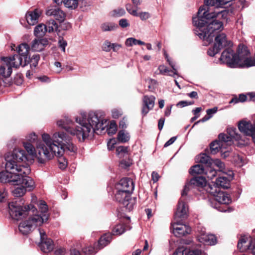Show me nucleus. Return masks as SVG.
Wrapping results in <instances>:
<instances>
[{
  "label": "nucleus",
  "mask_w": 255,
  "mask_h": 255,
  "mask_svg": "<svg viewBox=\"0 0 255 255\" xmlns=\"http://www.w3.org/2000/svg\"><path fill=\"white\" fill-rule=\"evenodd\" d=\"M221 10L217 8L214 11H210L209 7L207 9L200 7L197 12V16L193 17V23L196 27L194 33L201 39L210 43L213 41V37L218 30L223 28L222 21L217 20L216 18H222L228 20L229 16L232 13L230 9L224 8Z\"/></svg>",
  "instance_id": "obj_1"
},
{
  "label": "nucleus",
  "mask_w": 255,
  "mask_h": 255,
  "mask_svg": "<svg viewBox=\"0 0 255 255\" xmlns=\"http://www.w3.org/2000/svg\"><path fill=\"white\" fill-rule=\"evenodd\" d=\"M79 124L75 128L71 127L72 120L68 117L57 121V125L71 135H75L80 142H83L89 137L90 133H94L99 129L104 130L107 126V121L104 119L102 113L90 112L88 115L86 112H82L81 116L76 118Z\"/></svg>",
  "instance_id": "obj_2"
},
{
  "label": "nucleus",
  "mask_w": 255,
  "mask_h": 255,
  "mask_svg": "<svg viewBox=\"0 0 255 255\" xmlns=\"http://www.w3.org/2000/svg\"><path fill=\"white\" fill-rule=\"evenodd\" d=\"M0 182L17 185V186L12 190L13 195L17 197L23 196L27 190L30 191L35 187L34 182L32 178L27 175L21 173L11 174L1 171L0 172Z\"/></svg>",
  "instance_id": "obj_3"
},
{
  "label": "nucleus",
  "mask_w": 255,
  "mask_h": 255,
  "mask_svg": "<svg viewBox=\"0 0 255 255\" xmlns=\"http://www.w3.org/2000/svg\"><path fill=\"white\" fill-rule=\"evenodd\" d=\"M39 212L37 211L36 208L32 204L27 206L20 205L16 201H12L8 203L9 213L12 218L18 220L24 217L27 214H31L33 216H38L43 218L45 217L46 220L45 223L47 222L49 218L47 213L48 206L44 201H40L38 205Z\"/></svg>",
  "instance_id": "obj_4"
},
{
  "label": "nucleus",
  "mask_w": 255,
  "mask_h": 255,
  "mask_svg": "<svg viewBox=\"0 0 255 255\" xmlns=\"http://www.w3.org/2000/svg\"><path fill=\"white\" fill-rule=\"evenodd\" d=\"M5 160L6 163L4 173H21L25 175L29 173L30 169L28 167L17 164L18 162L27 160V155L24 150L19 148L14 149L11 153L8 152L5 155Z\"/></svg>",
  "instance_id": "obj_5"
},
{
  "label": "nucleus",
  "mask_w": 255,
  "mask_h": 255,
  "mask_svg": "<svg viewBox=\"0 0 255 255\" xmlns=\"http://www.w3.org/2000/svg\"><path fill=\"white\" fill-rule=\"evenodd\" d=\"M187 211L185 202L182 200H179L174 220L170 226L171 232L178 238L189 234L191 232V228L183 223V220L187 217Z\"/></svg>",
  "instance_id": "obj_6"
},
{
  "label": "nucleus",
  "mask_w": 255,
  "mask_h": 255,
  "mask_svg": "<svg viewBox=\"0 0 255 255\" xmlns=\"http://www.w3.org/2000/svg\"><path fill=\"white\" fill-rule=\"evenodd\" d=\"M56 133L53 135L52 139L48 134L43 133L42 135V141L37 143L36 152L38 154V159L39 163H44L46 159H52L56 153L59 155L61 154L59 151L58 143L54 141V136Z\"/></svg>",
  "instance_id": "obj_7"
},
{
  "label": "nucleus",
  "mask_w": 255,
  "mask_h": 255,
  "mask_svg": "<svg viewBox=\"0 0 255 255\" xmlns=\"http://www.w3.org/2000/svg\"><path fill=\"white\" fill-rule=\"evenodd\" d=\"M231 197L227 192L221 191L220 190L215 195V199H209L208 203L213 208L217 209L222 212H230L233 210L227 205L232 203Z\"/></svg>",
  "instance_id": "obj_8"
},
{
  "label": "nucleus",
  "mask_w": 255,
  "mask_h": 255,
  "mask_svg": "<svg viewBox=\"0 0 255 255\" xmlns=\"http://www.w3.org/2000/svg\"><path fill=\"white\" fill-rule=\"evenodd\" d=\"M54 141L57 142L59 145V151L61 154L56 153L54 155L58 157L62 156L65 149L68 151L76 153L77 150V147L71 141V137L64 132H58L54 136Z\"/></svg>",
  "instance_id": "obj_9"
},
{
  "label": "nucleus",
  "mask_w": 255,
  "mask_h": 255,
  "mask_svg": "<svg viewBox=\"0 0 255 255\" xmlns=\"http://www.w3.org/2000/svg\"><path fill=\"white\" fill-rule=\"evenodd\" d=\"M27 215H29L27 220L21 222L18 226L19 232L23 235H27L33 230L36 227L40 226L42 224L44 223L47 218L44 216V218H42L38 216H33L30 214H27L24 217H25ZM23 217H22V219ZM19 219H18L20 220Z\"/></svg>",
  "instance_id": "obj_10"
},
{
  "label": "nucleus",
  "mask_w": 255,
  "mask_h": 255,
  "mask_svg": "<svg viewBox=\"0 0 255 255\" xmlns=\"http://www.w3.org/2000/svg\"><path fill=\"white\" fill-rule=\"evenodd\" d=\"M221 31L218 30V32L215 34L213 37V39H215L214 45L207 51L208 54L210 56H214L221 49L232 47L233 45L231 41L227 39L226 34L224 33H220Z\"/></svg>",
  "instance_id": "obj_11"
},
{
  "label": "nucleus",
  "mask_w": 255,
  "mask_h": 255,
  "mask_svg": "<svg viewBox=\"0 0 255 255\" xmlns=\"http://www.w3.org/2000/svg\"><path fill=\"white\" fill-rule=\"evenodd\" d=\"M250 55V52L247 46L241 44L239 45L238 67L248 68L255 66V58H252Z\"/></svg>",
  "instance_id": "obj_12"
},
{
  "label": "nucleus",
  "mask_w": 255,
  "mask_h": 255,
  "mask_svg": "<svg viewBox=\"0 0 255 255\" xmlns=\"http://www.w3.org/2000/svg\"><path fill=\"white\" fill-rule=\"evenodd\" d=\"M220 60L229 67H238L239 63L238 50L237 54L235 53L231 47L226 48L222 53Z\"/></svg>",
  "instance_id": "obj_13"
},
{
  "label": "nucleus",
  "mask_w": 255,
  "mask_h": 255,
  "mask_svg": "<svg viewBox=\"0 0 255 255\" xmlns=\"http://www.w3.org/2000/svg\"><path fill=\"white\" fill-rule=\"evenodd\" d=\"M207 181L205 177L198 176L192 178L189 183H187L184 186V189H183L181 193V197L179 200H182V201L185 202L184 199V196L187 195V193L189 190V187L192 186L193 188L198 187L201 188V191L203 190L204 187L206 185Z\"/></svg>",
  "instance_id": "obj_14"
},
{
  "label": "nucleus",
  "mask_w": 255,
  "mask_h": 255,
  "mask_svg": "<svg viewBox=\"0 0 255 255\" xmlns=\"http://www.w3.org/2000/svg\"><path fill=\"white\" fill-rule=\"evenodd\" d=\"M227 134L221 133L219 134L218 138L222 141L226 142L227 145H231L233 139L236 140L241 139V135L237 132L236 128L230 127L227 129Z\"/></svg>",
  "instance_id": "obj_15"
},
{
  "label": "nucleus",
  "mask_w": 255,
  "mask_h": 255,
  "mask_svg": "<svg viewBox=\"0 0 255 255\" xmlns=\"http://www.w3.org/2000/svg\"><path fill=\"white\" fill-rule=\"evenodd\" d=\"M238 128L245 135L252 137L255 144V124H252L250 122L242 121L239 123Z\"/></svg>",
  "instance_id": "obj_16"
},
{
  "label": "nucleus",
  "mask_w": 255,
  "mask_h": 255,
  "mask_svg": "<svg viewBox=\"0 0 255 255\" xmlns=\"http://www.w3.org/2000/svg\"><path fill=\"white\" fill-rule=\"evenodd\" d=\"M1 60L3 61L6 65H10L12 67L17 68L20 65L24 67V59L18 54H14L10 57H2Z\"/></svg>",
  "instance_id": "obj_17"
},
{
  "label": "nucleus",
  "mask_w": 255,
  "mask_h": 255,
  "mask_svg": "<svg viewBox=\"0 0 255 255\" xmlns=\"http://www.w3.org/2000/svg\"><path fill=\"white\" fill-rule=\"evenodd\" d=\"M46 14L48 16H53L59 22H63L65 17V13L57 6L48 9Z\"/></svg>",
  "instance_id": "obj_18"
},
{
  "label": "nucleus",
  "mask_w": 255,
  "mask_h": 255,
  "mask_svg": "<svg viewBox=\"0 0 255 255\" xmlns=\"http://www.w3.org/2000/svg\"><path fill=\"white\" fill-rule=\"evenodd\" d=\"M134 188L133 182L129 178H122L116 186V188H121L123 190H129V193H132Z\"/></svg>",
  "instance_id": "obj_19"
},
{
  "label": "nucleus",
  "mask_w": 255,
  "mask_h": 255,
  "mask_svg": "<svg viewBox=\"0 0 255 255\" xmlns=\"http://www.w3.org/2000/svg\"><path fill=\"white\" fill-rule=\"evenodd\" d=\"M40 14L37 9L27 11L25 14V18L28 24L29 25H33L37 23Z\"/></svg>",
  "instance_id": "obj_20"
},
{
  "label": "nucleus",
  "mask_w": 255,
  "mask_h": 255,
  "mask_svg": "<svg viewBox=\"0 0 255 255\" xmlns=\"http://www.w3.org/2000/svg\"><path fill=\"white\" fill-rule=\"evenodd\" d=\"M48 40L46 38L35 39L31 42V50L34 51H41L48 44Z\"/></svg>",
  "instance_id": "obj_21"
},
{
  "label": "nucleus",
  "mask_w": 255,
  "mask_h": 255,
  "mask_svg": "<svg viewBox=\"0 0 255 255\" xmlns=\"http://www.w3.org/2000/svg\"><path fill=\"white\" fill-rule=\"evenodd\" d=\"M199 242L208 245H214L217 243L216 237L212 234L203 233L198 236Z\"/></svg>",
  "instance_id": "obj_22"
},
{
  "label": "nucleus",
  "mask_w": 255,
  "mask_h": 255,
  "mask_svg": "<svg viewBox=\"0 0 255 255\" xmlns=\"http://www.w3.org/2000/svg\"><path fill=\"white\" fill-rule=\"evenodd\" d=\"M30 47L28 44L23 43L18 45L17 47L18 54L22 57L24 59V66L26 65L28 60V57Z\"/></svg>",
  "instance_id": "obj_23"
},
{
  "label": "nucleus",
  "mask_w": 255,
  "mask_h": 255,
  "mask_svg": "<svg viewBox=\"0 0 255 255\" xmlns=\"http://www.w3.org/2000/svg\"><path fill=\"white\" fill-rule=\"evenodd\" d=\"M117 191L115 194V198L116 201L123 204L126 199L129 197L131 193H129V190H123L121 188H116Z\"/></svg>",
  "instance_id": "obj_24"
},
{
  "label": "nucleus",
  "mask_w": 255,
  "mask_h": 255,
  "mask_svg": "<svg viewBox=\"0 0 255 255\" xmlns=\"http://www.w3.org/2000/svg\"><path fill=\"white\" fill-rule=\"evenodd\" d=\"M39 246L43 253H46L51 252L53 249L54 244L51 239L46 238L44 240L40 241Z\"/></svg>",
  "instance_id": "obj_25"
},
{
  "label": "nucleus",
  "mask_w": 255,
  "mask_h": 255,
  "mask_svg": "<svg viewBox=\"0 0 255 255\" xmlns=\"http://www.w3.org/2000/svg\"><path fill=\"white\" fill-rule=\"evenodd\" d=\"M227 145L226 142L222 141L219 139V141L215 140L212 141L210 144V153L212 154H215L221 151L222 147Z\"/></svg>",
  "instance_id": "obj_26"
},
{
  "label": "nucleus",
  "mask_w": 255,
  "mask_h": 255,
  "mask_svg": "<svg viewBox=\"0 0 255 255\" xmlns=\"http://www.w3.org/2000/svg\"><path fill=\"white\" fill-rule=\"evenodd\" d=\"M216 184L219 188L228 189L230 186V180L227 176H221L218 177L215 181Z\"/></svg>",
  "instance_id": "obj_27"
},
{
  "label": "nucleus",
  "mask_w": 255,
  "mask_h": 255,
  "mask_svg": "<svg viewBox=\"0 0 255 255\" xmlns=\"http://www.w3.org/2000/svg\"><path fill=\"white\" fill-rule=\"evenodd\" d=\"M112 239V234L110 233H106L101 236L98 243L99 250L103 249L109 244Z\"/></svg>",
  "instance_id": "obj_28"
},
{
  "label": "nucleus",
  "mask_w": 255,
  "mask_h": 255,
  "mask_svg": "<svg viewBox=\"0 0 255 255\" xmlns=\"http://www.w3.org/2000/svg\"><path fill=\"white\" fill-rule=\"evenodd\" d=\"M46 32L51 33L54 31L60 32L59 26L55 21L53 19L47 20L44 24Z\"/></svg>",
  "instance_id": "obj_29"
},
{
  "label": "nucleus",
  "mask_w": 255,
  "mask_h": 255,
  "mask_svg": "<svg viewBox=\"0 0 255 255\" xmlns=\"http://www.w3.org/2000/svg\"><path fill=\"white\" fill-rule=\"evenodd\" d=\"M219 187L216 185L215 182L214 183H212V184H207L205 186L203 190H205L206 191L213 195V198L211 199H215L216 194L218 193L220 190Z\"/></svg>",
  "instance_id": "obj_30"
},
{
  "label": "nucleus",
  "mask_w": 255,
  "mask_h": 255,
  "mask_svg": "<svg viewBox=\"0 0 255 255\" xmlns=\"http://www.w3.org/2000/svg\"><path fill=\"white\" fill-rule=\"evenodd\" d=\"M197 160L198 162L205 165V167L212 165V159L206 153H202L198 155Z\"/></svg>",
  "instance_id": "obj_31"
},
{
  "label": "nucleus",
  "mask_w": 255,
  "mask_h": 255,
  "mask_svg": "<svg viewBox=\"0 0 255 255\" xmlns=\"http://www.w3.org/2000/svg\"><path fill=\"white\" fill-rule=\"evenodd\" d=\"M205 171V167L203 164H196L192 166L189 169V173L193 175L194 174H204Z\"/></svg>",
  "instance_id": "obj_32"
},
{
  "label": "nucleus",
  "mask_w": 255,
  "mask_h": 255,
  "mask_svg": "<svg viewBox=\"0 0 255 255\" xmlns=\"http://www.w3.org/2000/svg\"><path fill=\"white\" fill-rule=\"evenodd\" d=\"M136 198L134 197L132 198L130 196L128 198V199H126L125 201H124L122 205L126 208V209L129 211H130L133 209L134 206L136 204Z\"/></svg>",
  "instance_id": "obj_33"
},
{
  "label": "nucleus",
  "mask_w": 255,
  "mask_h": 255,
  "mask_svg": "<svg viewBox=\"0 0 255 255\" xmlns=\"http://www.w3.org/2000/svg\"><path fill=\"white\" fill-rule=\"evenodd\" d=\"M46 32L44 24H38L34 28V34L36 37H43Z\"/></svg>",
  "instance_id": "obj_34"
},
{
  "label": "nucleus",
  "mask_w": 255,
  "mask_h": 255,
  "mask_svg": "<svg viewBox=\"0 0 255 255\" xmlns=\"http://www.w3.org/2000/svg\"><path fill=\"white\" fill-rule=\"evenodd\" d=\"M40 55L38 54H34L31 57L29 56L28 57V61L26 63V65L29 64L31 68H35L38 65Z\"/></svg>",
  "instance_id": "obj_35"
},
{
  "label": "nucleus",
  "mask_w": 255,
  "mask_h": 255,
  "mask_svg": "<svg viewBox=\"0 0 255 255\" xmlns=\"http://www.w3.org/2000/svg\"><path fill=\"white\" fill-rule=\"evenodd\" d=\"M7 67V69L6 72H5V67L4 66H0V79H2L3 78H6L9 77L12 71V68L10 65H6Z\"/></svg>",
  "instance_id": "obj_36"
},
{
  "label": "nucleus",
  "mask_w": 255,
  "mask_h": 255,
  "mask_svg": "<svg viewBox=\"0 0 255 255\" xmlns=\"http://www.w3.org/2000/svg\"><path fill=\"white\" fill-rule=\"evenodd\" d=\"M23 144L24 148L30 155H33L35 154L38 158V152H36V148H35L32 143L26 141L23 142Z\"/></svg>",
  "instance_id": "obj_37"
},
{
  "label": "nucleus",
  "mask_w": 255,
  "mask_h": 255,
  "mask_svg": "<svg viewBox=\"0 0 255 255\" xmlns=\"http://www.w3.org/2000/svg\"><path fill=\"white\" fill-rule=\"evenodd\" d=\"M103 31H110L115 30L118 27V25L114 22H105L101 26Z\"/></svg>",
  "instance_id": "obj_38"
},
{
  "label": "nucleus",
  "mask_w": 255,
  "mask_h": 255,
  "mask_svg": "<svg viewBox=\"0 0 255 255\" xmlns=\"http://www.w3.org/2000/svg\"><path fill=\"white\" fill-rule=\"evenodd\" d=\"M204 174L206 175L209 179L212 180L216 176L217 171L212 167V165H210L205 167V171Z\"/></svg>",
  "instance_id": "obj_39"
},
{
  "label": "nucleus",
  "mask_w": 255,
  "mask_h": 255,
  "mask_svg": "<svg viewBox=\"0 0 255 255\" xmlns=\"http://www.w3.org/2000/svg\"><path fill=\"white\" fill-rule=\"evenodd\" d=\"M125 44L127 46H132L133 45H145V43L140 40L136 39L134 38L130 37L126 39Z\"/></svg>",
  "instance_id": "obj_40"
},
{
  "label": "nucleus",
  "mask_w": 255,
  "mask_h": 255,
  "mask_svg": "<svg viewBox=\"0 0 255 255\" xmlns=\"http://www.w3.org/2000/svg\"><path fill=\"white\" fill-rule=\"evenodd\" d=\"M117 138L120 142L125 143L129 140L130 136L128 132L122 130L118 132Z\"/></svg>",
  "instance_id": "obj_41"
},
{
  "label": "nucleus",
  "mask_w": 255,
  "mask_h": 255,
  "mask_svg": "<svg viewBox=\"0 0 255 255\" xmlns=\"http://www.w3.org/2000/svg\"><path fill=\"white\" fill-rule=\"evenodd\" d=\"M155 99V97L153 96L149 97L144 96L143 98V104L152 109L154 105Z\"/></svg>",
  "instance_id": "obj_42"
},
{
  "label": "nucleus",
  "mask_w": 255,
  "mask_h": 255,
  "mask_svg": "<svg viewBox=\"0 0 255 255\" xmlns=\"http://www.w3.org/2000/svg\"><path fill=\"white\" fill-rule=\"evenodd\" d=\"M125 232V229L123 225H116L112 230V235H121Z\"/></svg>",
  "instance_id": "obj_43"
},
{
  "label": "nucleus",
  "mask_w": 255,
  "mask_h": 255,
  "mask_svg": "<svg viewBox=\"0 0 255 255\" xmlns=\"http://www.w3.org/2000/svg\"><path fill=\"white\" fill-rule=\"evenodd\" d=\"M64 5L71 9H75L78 6V0H64Z\"/></svg>",
  "instance_id": "obj_44"
},
{
  "label": "nucleus",
  "mask_w": 255,
  "mask_h": 255,
  "mask_svg": "<svg viewBox=\"0 0 255 255\" xmlns=\"http://www.w3.org/2000/svg\"><path fill=\"white\" fill-rule=\"evenodd\" d=\"M128 147L124 146H119L116 148V153L120 157H122L125 154H128Z\"/></svg>",
  "instance_id": "obj_45"
},
{
  "label": "nucleus",
  "mask_w": 255,
  "mask_h": 255,
  "mask_svg": "<svg viewBox=\"0 0 255 255\" xmlns=\"http://www.w3.org/2000/svg\"><path fill=\"white\" fill-rule=\"evenodd\" d=\"M117 130V126L116 122L113 121L111 122L109 127L107 129L109 135H112L116 133Z\"/></svg>",
  "instance_id": "obj_46"
},
{
  "label": "nucleus",
  "mask_w": 255,
  "mask_h": 255,
  "mask_svg": "<svg viewBox=\"0 0 255 255\" xmlns=\"http://www.w3.org/2000/svg\"><path fill=\"white\" fill-rule=\"evenodd\" d=\"M97 249L94 247L90 246L82 249V252L86 255H94L97 252Z\"/></svg>",
  "instance_id": "obj_47"
},
{
  "label": "nucleus",
  "mask_w": 255,
  "mask_h": 255,
  "mask_svg": "<svg viewBox=\"0 0 255 255\" xmlns=\"http://www.w3.org/2000/svg\"><path fill=\"white\" fill-rule=\"evenodd\" d=\"M187 246L179 247L173 255H186L187 252Z\"/></svg>",
  "instance_id": "obj_48"
},
{
  "label": "nucleus",
  "mask_w": 255,
  "mask_h": 255,
  "mask_svg": "<svg viewBox=\"0 0 255 255\" xmlns=\"http://www.w3.org/2000/svg\"><path fill=\"white\" fill-rule=\"evenodd\" d=\"M136 15H135V16H138L140 18V19L141 20H146V19H148L150 17L151 15L148 12H136Z\"/></svg>",
  "instance_id": "obj_49"
},
{
  "label": "nucleus",
  "mask_w": 255,
  "mask_h": 255,
  "mask_svg": "<svg viewBox=\"0 0 255 255\" xmlns=\"http://www.w3.org/2000/svg\"><path fill=\"white\" fill-rule=\"evenodd\" d=\"M248 240V238L245 237V236L242 237L239 240L237 247L238 249L241 251V252H244V250L246 249L245 248L244 249L243 248V244H245L247 243V241Z\"/></svg>",
  "instance_id": "obj_50"
},
{
  "label": "nucleus",
  "mask_w": 255,
  "mask_h": 255,
  "mask_svg": "<svg viewBox=\"0 0 255 255\" xmlns=\"http://www.w3.org/2000/svg\"><path fill=\"white\" fill-rule=\"evenodd\" d=\"M26 139L28 142L31 143L35 142L36 145L37 144V143L39 142L37 141V135L34 132L30 133L27 136H26Z\"/></svg>",
  "instance_id": "obj_51"
},
{
  "label": "nucleus",
  "mask_w": 255,
  "mask_h": 255,
  "mask_svg": "<svg viewBox=\"0 0 255 255\" xmlns=\"http://www.w3.org/2000/svg\"><path fill=\"white\" fill-rule=\"evenodd\" d=\"M126 8L127 10L128 11L129 13L131 15L134 16L136 15L137 9L136 8H133V6L130 4L128 3L126 5Z\"/></svg>",
  "instance_id": "obj_52"
},
{
  "label": "nucleus",
  "mask_w": 255,
  "mask_h": 255,
  "mask_svg": "<svg viewBox=\"0 0 255 255\" xmlns=\"http://www.w3.org/2000/svg\"><path fill=\"white\" fill-rule=\"evenodd\" d=\"M112 49V44L108 40H106L102 45V49L106 52H109Z\"/></svg>",
  "instance_id": "obj_53"
},
{
  "label": "nucleus",
  "mask_w": 255,
  "mask_h": 255,
  "mask_svg": "<svg viewBox=\"0 0 255 255\" xmlns=\"http://www.w3.org/2000/svg\"><path fill=\"white\" fill-rule=\"evenodd\" d=\"M67 45V41L64 40L62 37L59 38L58 40V46L61 49V50L65 52V48Z\"/></svg>",
  "instance_id": "obj_54"
},
{
  "label": "nucleus",
  "mask_w": 255,
  "mask_h": 255,
  "mask_svg": "<svg viewBox=\"0 0 255 255\" xmlns=\"http://www.w3.org/2000/svg\"><path fill=\"white\" fill-rule=\"evenodd\" d=\"M215 164L220 169H223L225 168V164L219 159H212V164Z\"/></svg>",
  "instance_id": "obj_55"
},
{
  "label": "nucleus",
  "mask_w": 255,
  "mask_h": 255,
  "mask_svg": "<svg viewBox=\"0 0 255 255\" xmlns=\"http://www.w3.org/2000/svg\"><path fill=\"white\" fill-rule=\"evenodd\" d=\"M201 251L198 249L190 250L187 247L186 255H201Z\"/></svg>",
  "instance_id": "obj_56"
},
{
  "label": "nucleus",
  "mask_w": 255,
  "mask_h": 255,
  "mask_svg": "<svg viewBox=\"0 0 255 255\" xmlns=\"http://www.w3.org/2000/svg\"><path fill=\"white\" fill-rule=\"evenodd\" d=\"M113 12L114 15L117 17L122 16L126 13L125 9L123 8L115 9Z\"/></svg>",
  "instance_id": "obj_57"
},
{
  "label": "nucleus",
  "mask_w": 255,
  "mask_h": 255,
  "mask_svg": "<svg viewBox=\"0 0 255 255\" xmlns=\"http://www.w3.org/2000/svg\"><path fill=\"white\" fill-rule=\"evenodd\" d=\"M119 24L122 28H123L128 27L130 25L128 20L126 18H122L120 19L119 22Z\"/></svg>",
  "instance_id": "obj_58"
},
{
  "label": "nucleus",
  "mask_w": 255,
  "mask_h": 255,
  "mask_svg": "<svg viewBox=\"0 0 255 255\" xmlns=\"http://www.w3.org/2000/svg\"><path fill=\"white\" fill-rule=\"evenodd\" d=\"M112 117L114 119H118L122 115L123 112L121 110L117 109L112 111Z\"/></svg>",
  "instance_id": "obj_59"
},
{
  "label": "nucleus",
  "mask_w": 255,
  "mask_h": 255,
  "mask_svg": "<svg viewBox=\"0 0 255 255\" xmlns=\"http://www.w3.org/2000/svg\"><path fill=\"white\" fill-rule=\"evenodd\" d=\"M218 111L217 107H214L212 109H209L206 110L207 115H208L210 118H211L213 115L217 113Z\"/></svg>",
  "instance_id": "obj_60"
},
{
  "label": "nucleus",
  "mask_w": 255,
  "mask_h": 255,
  "mask_svg": "<svg viewBox=\"0 0 255 255\" xmlns=\"http://www.w3.org/2000/svg\"><path fill=\"white\" fill-rule=\"evenodd\" d=\"M158 70H159L160 73L162 74H164L169 72H173L172 70H168L165 66L163 65L159 66Z\"/></svg>",
  "instance_id": "obj_61"
},
{
  "label": "nucleus",
  "mask_w": 255,
  "mask_h": 255,
  "mask_svg": "<svg viewBox=\"0 0 255 255\" xmlns=\"http://www.w3.org/2000/svg\"><path fill=\"white\" fill-rule=\"evenodd\" d=\"M66 250L63 248H59L54 251L55 255H64Z\"/></svg>",
  "instance_id": "obj_62"
},
{
  "label": "nucleus",
  "mask_w": 255,
  "mask_h": 255,
  "mask_svg": "<svg viewBox=\"0 0 255 255\" xmlns=\"http://www.w3.org/2000/svg\"><path fill=\"white\" fill-rule=\"evenodd\" d=\"M120 163L121 167H122L124 168H127L129 167L130 165V162L129 161H126L124 159L120 161Z\"/></svg>",
  "instance_id": "obj_63"
},
{
  "label": "nucleus",
  "mask_w": 255,
  "mask_h": 255,
  "mask_svg": "<svg viewBox=\"0 0 255 255\" xmlns=\"http://www.w3.org/2000/svg\"><path fill=\"white\" fill-rule=\"evenodd\" d=\"M70 252V255H82L80 251L74 247L71 248Z\"/></svg>",
  "instance_id": "obj_64"
}]
</instances>
